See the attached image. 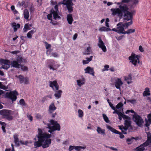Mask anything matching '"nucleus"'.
Segmentation results:
<instances>
[{
  "mask_svg": "<svg viewBox=\"0 0 151 151\" xmlns=\"http://www.w3.org/2000/svg\"><path fill=\"white\" fill-rule=\"evenodd\" d=\"M38 138L37 141L34 142V145L37 148L42 146L43 148L47 147V134L41 129H38V134L37 136Z\"/></svg>",
  "mask_w": 151,
  "mask_h": 151,
  "instance_id": "nucleus-1",
  "label": "nucleus"
},
{
  "mask_svg": "<svg viewBox=\"0 0 151 151\" xmlns=\"http://www.w3.org/2000/svg\"><path fill=\"white\" fill-rule=\"evenodd\" d=\"M129 10L128 6L126 4H124L122 12V17L123 18L124 20L127 21L132 19L133 18V13L129 12Z\"/></svg>",
  "mask_w": 151,
  "mask_h": 151,
  "instance_id": "nucleus-2",
  "label": "nucleus"
},
{
  "mask_svg": "<svg viewBox=\"0 0 151 151\" xmlns=\"http://www.w3.org/2000/svg\"><path fill=\"white\" fill-rule=\"evenodd\" d=\"M124 121V125H123L119 126V129L121 130L122 132L124 134H127V131L128 129L129 128H131L132 126L131 125V118L129 117V118L128 119H125Z\"/></svg>",
  "mask_w": 151,
  "mask_h": 151,
  "instance_id": "nucleus-3",
  "label": "nucleus"
},
{
  "mask_svg": "<svg viewBox=\"0 0 151 151\" xmlns=\"http://www.w3.org/2000/svg\"><path fill=\"white\" fill-rule=\"evenodd\" d=\"M50 123L52 126H50L48 124V128L49 129L48 131L49 132L52 133V132L55 131H59L60 130V125L58 123L57 121L51 119L50 120Z\"/></svg>",
  "mask_w": 151,
  "mask_h": 151,
  "instance_id": "nucleus-4",
  "label": "nucleus"
},
{
  "mask_svg": "<svg viewBox=\"0 0 151 151\" xmlns=\"http://www.w3.org/2000/svg\"><path fill=\"white\" fill-rule=\"evenodd\" d=\"M14 113V111L7 109H3L0 111V114L4 118L9 121L13 119V117L12 115Z\"/></svg>",
  "mask_w": 151,
  "mask_h": 151,
  "instance_id": "nucleus-5",
  "label": "nucleus"
},
{
  "mask_svg": "<svg viewBox=\"0 0 151 151\" xmlns=\"http://www.w3.org/2000/svg\"><path fill=\"white\" fill-rule=\"evenodd\" d=\"M124 7V5H120L119 8H112L111 11L112 12L111 14L113 16L117 15L120 18H122V10Z\"/></svg>",
  "mask_w": 151,
  "mask_h": 151,
  "instance_id": "nucleus-6",
  "label": "nucleus"
},
{
  "mask_svg": "<svg viewBox=\"0 0 151 151\" xmlns=\"http://www.w3.org/2000/svg\"><path fill=\"white\" fill-rule=\"evenodd\" d=\"M18 95L17 92L14 91H11L6 92L5 94L6 97L11 99L12 102L16 101L17 99V95Z\"/></svg>",
  "mask_w": 151,
  "mask_h": 151,
  "instance_id": "nucleus-7",
  "label": "nucleus"
},
{
  "mask_svg": "<svg viewBox=\"0 0 151 151\" xmlns=\"http://www.w3.org/2000/svg\"><path fill=\"white\" fill-rule=\"evenodd\" d=\"M133 118L137 125L139 127H141L142 124L144 122L143 120L141 117L137 114H135L133 115Z\"/></svg>",
  "mask_w": 151,
  "mask_h": 151,
  "instance_id": "nucleus-8",
  "label": "nucleus"
},
{
  "mask_svg": "<svg viewBox=\"0 0 151 151\" xmlns=\"http://www.w3.org/2000/svg\"><path fill=\"white\" fill-rule=\"evenodd\" d=\"M129 59L131 61L132 63L136 66L137 63H139V56L136 55L135 54H133L131 55V56L129 57Z\"/></svg>",
  "mask_w": 151,
  "mask_h": 151,
  "instance_id": "nucleus-9",
  "label": "nucleus"
},
{
  "mask_svg": "<svg viewBox=\"0 0 151 151\" xmlns=\"http://www.w3.org/2000/svg\"><path fill=\"white\" fill-rule=\"evenodd\" d=\"M62 4L66 5L67 8L69 13H72L73 11L72 6L73 3L71 0H63Z\"/></svg>",
  "mask_w": 151,
  "mask_h": 151,
  "instance_id": "nucleus-10",
  "label": "nucleus"
},
{
  "mask_svg": "<svg viewBox=\"0 0 151 151\" xmlns=\"http://www.w3.org/2000/svg\"><path fill=\"white\" fill-rule=\"evenodd\" d=\"M48 67L50 69L53 70H56L60 66L54 60H49Z\"/></svg>",
  "mask_w": 151,
  "mask_h": 151,
  "instance_id": "nucleus-11",
  "label": "nucleus"
},
{
  "mask_svg": "<svg viewBox=\"0 0 151 151\" xmlns=\"http://www.w3.org/2000/svg\"><path fill=\"white\" fill-rule=\"evenodd\" d=\"M0 62L2 65V66L0 68V69L2 68L7 69L10 66V61L7 60L1 59L0 60Z\"/></svg>",
  "mask_w": 151,
  "mask_h": 151,
  "instance_id": "nucleus-12",
  "label": "nucleus"
},
{
  "mask_svg": "<svg viewBox=\"0 0 151 151\" xmlns=\"http://www.w3.org/2000/svg\"><path fill=\"white\" fill-rule=\"evenodd\" d=\"M106 127L107 129L110 130L111 132L115 133V134H119L120 135L119 137L121 138L122 139L124 137V135L122 134V132L121 133L119 132L110 126L107 125Z\"/></svg>",
  "mask_w": 151,
  "mask_h": 151,
  "instance_id": "nucleus-13",
  "label": "nucleus"
},
{
  "mask_svg": "<svg viewBox=\"0 0 151 151\" xmlns=\"http://www.w3.org/2000/svg\"><path fill=\"white\" fill-rule=\"evenodd\" d=\"M50 86L52 88L54 91L58 90L59 89V85L57 83V81H56L50 82Z\"/></svg>",
  "mask_w": 151,
  "mask_h": 151,
  "instance_id": "nucleus-14",
  "label": "nucleus"
},
{
  "mask_svg": "<svg viewBox=\"0 0 151 151\" xmlns=\"http://www.w3.org/2000/svg\"><path fill=\"white\" fill-rule=\"evenodd\" d=\"M98 45L99 47L101 48L104 52H105L106 51V47L100 37H99V38Z\"/></svg>",
  "mask_w": 151,
  "mask_h": 151,
  "instance_id": "nucleus-15",
  "label": "nucleus"
},
{
  "mask_svg": "<svg viewBox=\"0 0 151 151\" xmlns=\"http://www.w3.org/2000/svg\"><path fill=\"white\" fill-rule=\"evenodd\" d=\"M19 78V82L22 83H24L25 84H27L29 83L28 79L27 77H24L22 75H20L18 77L16 76Z\"/></svg>",
  "mask_w": 151,
  "mask_h": 151,
  "instance_id": "nucleus-16",
  "label": "nucleus"
},
{
  "mask_svg": "<svg viewBox=\"0 0 151 151\" xmlns=\"http://www.w3.org/2000/svg\"><path fill=\"white\" fill-rule=\"evenodd\" d=\"M121 25V23H119L117 24V29L118 30V33L119 34H124L125 32L124 27L123 24Z\"/></svg>",
  "mask_w": 151,
  "mask_h": 151,
  "instance_id": "nucleus-17",
  "label": "nucleus"
},
{
  "mask_svg": "<svg viewBox=\"0 0 151 151\" xmlns=\"http://www.w3.org/2000/svg\"><path fill=\"white\" fill-rule=\"evenodd\" d=\"M148 146L145 143L140 145L134 149V151H144L145 149V147Z\"/></svg>",
  "mask_w": 151,
  "mask_h": 151,
  "instance_id": "nucleus-18",
  "label": "nucleus"
},
{
  "mask_svg": "<svg viewBox=\"0 0 151 151\" xmlns=\"http://www.w3.org/2000/svg\"><path fill=\"white\" fill-rule=\"evenodd\" d=\"M123 84L121 79L120 78H117V80L114 83L115 87L118 89L121 90L120 86Z\"/></svg>",
  "mask_w": 151,
  "mask_h": 151,
  "instance_id": "nucleus-19",
  "label": "nucleus"
},
{
  "mask_svg": "<svg viewBox=\"0 0 151 151\" xmlns=\"http://www.w3.org/2000/svg\"><path fill=\"white\" fill-rule=\"evenodd\" d=\"M85 73H89L91 75L93 76H94V72L93 68H91L90 67L88 66L85 69Z\"/></svg>",
  "mask_w": 151,
  "mask_h": 151,
  "instance_id": "nucleus-20",
  "label": "nucleus"
},
{
  "mask_svg": "<svg viewBox=\"0 0 151 151\" xmlns=\"http://www.w3.org/2000/svg\"><path fill=\"white\" fill-rule=\"evenodd\" d=\"M51 14L53 15V19L56 20L57 19H60V17L58 15V12L52 9L50 11Z\"/></svg>",
  "mask_w": 151,
  "mask_h": 151,
  "instance_id": "nucleus-21",
  "label": "nucleus"
},
{
  "mask_svg": "<svg viewBox=\"0 0 151 151\" xmlns=\"http://www.w3.org/2000/svg\"><path fill=\"white\" fill-rule=\"evenodd\" d=\"M147 136V139L144 142L148 146L151 143V133L150 132H146Z\"/></svg>",
  "mask_w": 151,
  "mask_h": 151,
  "instance_id": "nucleus-22",
  "label": "nucleus"
},
{
  "mask_svg": "<svg viewBox=\"0 0 151 151\" xmlns=\"http://www.w3.org/2000/svg\"><path fill=\"white\" fill-rule=\"evenodd\" d=\"M57 109L54 103H52L49 106V113H52Z\"/></svg>",
  "mask_w": 151,
  "mask_h": 151,
  "instance_id": "nucleus-23",
  "label": "nucleus"
},
{
  "mask_svg": "<svg viewBox=\"0 0 151 151\" xmlns=\"http://www.w3.org/2000/svg\"><path fill=\"white\" fill-rule=\"evenodd\" d=\"M96 131L99 134L103 135H106L105 129H102L100 127H97Z\"/></svg>",
  "mask_w": 151,
  "mask_h": 151,
  "instance_id": "nucleus-24",
  "label": "nucleus"
},
{
  "mask_svg": "<svg viewBox=\"0 0 151 151\" xmlns=\"http://www.w3.org/2000/svg\"><path fill=\"white\" fill-rule=\"evenodd\" d=\"M10 65L13 67L18 68H20L21 65L16 61L14 60L10 63Z\"/></svg>",
  "mask_w": 151,
  "mask_h": 151,
  "instance_id": "nucleus-25",
  "label": "nucleus"
},
{
  "mask_svg": "<svg viewBox=\"0 0 151 151\" xmlns=\"http://www.w3.org/2000/svg\"><path fill=\"white\" fill-rule=\"evenodd\" d=\"M11 26L13 28L14 31L16 32L17 29L20 28V24L14 22L11 23Z\"/></svg>",
  "mask_w": 151,
  "mask_h": 151,
  "instance_id": "nucleus-26",
  "label": "nucleus"
},
{
  "mask_svg": "<svg viewBox=\"0 0 151 151\" xmlns=\"http://www.w3.org/2000/svg\"><path fill=\"white\" fill-rule=\"evenodd\" d=\"M23 15L24 18L26 20H28L29 17V14L28 10L27 9H25L23 11Z\"/></svg>",
  "mask_w": 151,
  "mask_h": 151,
  "instance_id": "nucleus-27",
  "label": "nucleus"
},
{
  "mask_svg": "<svg viewBox=\"0 0 151 151\" xmlns=\"http://www.w3.org/2000/svg\"><path fill=\"white\" fill-rule=\"evenodd\" d=\"M67 19L68 23L70 24H71L73 21L72 14H68L67 16Z\"/></svg>",
  "mask_w": 151,
  "mask_h": 151,
  "instance_id": "nucleus-28",
  "label": "nucleus"
},
{
  "mask_svg": "<svg viewBox=\"0 0 151 151\" xmlns=\"http://www.w3.org/2000/svg\"><path fill=\"white\" fill-rule=\"evenodd\" d=\"M55 93L54 94V96L57 99L60 98L61 96V94L62 93V91L61 90H59L58 91H56Z\"/></svg>",
  "mask_w": 151,
  "mask_h": 151,
  "instance_id": "nucleus-29",
  "label": "nucleus"
},
{
  "mask_svg": "<svg viewBox=\"0 0 151 151\" xmlns=\"http://www.w3.org/2000/svg\"><path fill=\"white\" fill-rule=\"evenodd\" d=\"M124 80L127 81V83L129 84L132 82V78L130 74H129L128 76H126L124 77Z\"/></svg>",
  "mask_w": 151,
  "mask_h": 151,
  "instance_id": "nucleus-30",
  "label": "nucleus"
},
{
  "mask_svg": "<svg viewBox=\"0 0 151 151\" xmlns=\"http://www.w3.org/2000/svg\"><path fill=\"white\" fill-rule=\"evenodd\" d=\"M139 139V138L138 137H132L130 138H128L127 139L126 141L127 142L128 144H130L132 143L133 142V140L135 139L136 140H137Z\"/></svg>",
  "mask_w": 151,
  "mask_h": 151,
  "instance_id": "nucleus-31",
  "label": "nucleus"
},
{
  "mask_svg": "<svg viewBox=\"0 0 151 151\" xmlns=\"http://www.w3.org/2000/svg\"><path fill=\"white\" fill-rule=\"evenodd\" d=\"M117 114L118 115V116H120L121 117H122V118L124 119H128L129 118V116H128L126 115H124V114L122 113L121 112L120 110L119 111L118 113H117Z\"/></svg>",
  "mask_w": 151,
  "mask_h": 151,
  "instance_id": "nucleus-32",
  "label": "nucleus"
},
{
  "mask_svg": "<svg viewBox=\"0 0 151 151\" xmlns=\"http://www.w3.org/2000/svg\"><path fill=\"white\" fill-rule=\"evenodd\" d=\"M14 142L15 144L17 146H19V139L18 138V135L17 134H15L14 136Z\"/></svg>",
  "mask_w": 151,
  "mask_h": 151,
  "instance_id": "nucleus-33",
  "label": "nucleus"
},
{
  "mask_svg": "<svg viewBox=\"0 0 151 151\" xmlns=\"http://www.w3.org/2000/svg\"><path fill=\"white\" fill-rule=\"evenodd\" d=\"M129 20H130L129 22L124 23V24H123V26L124 27L126 28H128V27L130 25H132L133 23L132 19Z\"/></svg>",
  "mask_w": 151,
  "mask_h": 151,
  "instance_id": "nucleus-34",
  "label": "nucleus"
},
{
  "mask_svg": "<svg viewBox=\"0 0 151 151\" xmlns=\"http://www.w3.org/2000/svg\"><path fill=\"white\" fill-rule=\"evenodd\" d=\"M52 50H53L52 49V50H50V51L49 52V55L50 56H52L54 57H58V54H57L56 52H52V53L51 52Z\"/></svg>",
  "mask_w": 151,
  "mask_h": 151,
  "instance_id": "nucleus-35",
  "label": "nucleus"
},
{
  "mask_svg": "<svg viewBox=\"0 0 151 151\" xmlns=\"http://www.w3.org/2000/svg\"><path fill=\"white\" fill-rule=\"evenodd\" d=\"M35 32L33 30L30 31L27 34V37L31 39L32 37V35Z\"/></svg>",
  "mask_w": 151,
  "mask_h": 151,
  "instance_id": "nucleus-36",
  "label": "nucleus"
},
{
  "mask_svg": "<svg viewBox=\"0 0 151 151\" xmlns=\"http://www.w3.org/2000/svg\"><path fill=\"white\" fill-rule=\"evenodd\" d=\"M91 48L90 47H87L86 49V50L85 52L83 53V54L84 55L90 54L91 52Z\"/></svg>",
  "mask_w": 151,
  "mask_h": 151,
  "instance_id": "nucleus-37",
  "label": "nucleus"
},
{
  "mask_svg": "<svg viewBox=\"0 0 151 151\" xmlns=\"http://www.w3.org/2000/svg\"><path fill=\"white\" fill-rule=\"evenodd\" d=\"M86 148V147L81 146H75V149L76 151H80L81 150H84Z\"/></svg>",
  "mask_w": 151,
  "mask_h": 151,
  "instance_id": "nucleus-38",
  "label": "nucleus"
},
{
  "mask_svg": "<svg viewBox=\"0 0 151 151\" xmlns=\"http://www.w3.org/2000/svg\"><path fill=\"white\" fill-rule=\"evenodd\" d=\"M135 32V29H129L126 31L125 32L124 34H126L129 35L131 33L134 32Z\"/></svg>",
  "mask_w": 151,
  "mask_h": 151,
  "instance_id": "nucleus-39",
  "label": "nucleus"
},
{
  "mask_svg": "<svg viewBox=\"0 0 151 151\" xmlns=\"http://www.w3.org/2000/svg\"><path fill=\"white\" fill-rule=\"evenodd\" d=\"M31 29V28L29 27V24H25L24 27L23 29V31L24 32H26L28 30H29Z\"/></svg>",
  "mask_w": 151,
  "mask_h": 151,
  "instance_id": "nucleus-40",
  "label": "nucleus"
},
{
  "mask_svg": "<svg viewBox=\"0 0 151 151\" xmlns=\"http://www.w3.org/2000/svg\"><path fill=\"white\" fill-rule=\"evenodd\" d=\"M22 57L18 56L15 60L18 63L20 64L22 61Z\"/></svg>",
  "mask_w": 151,
  "mask_h": 151,
  "instance_id": "nucleus-41",
  "label": "nucleus"
},
{
  "mask_svg": "<svg viewBox=\"0 0 151 151\" xmlns=\"http://www.w3.org/2000/svg\"><path fill=\"white\" fill-rule=\"evenodd\" d=\"M103 116L104 120L106 122L108 123L109 122V118L106 114H103Z\"/></svg>",
  "mask_w": 151,
  "mask_h": 151,
  "instance_id": "nucleus-42",
  "label": "nucleus"
},
{
  "mask_svg": "<svg viewBox=\"0 0 151 151\" xmlns=\"http://www.w3.org/2000/svg\"><path fill=\"white\" fill-rule=\"evenodd\" d=\"M77 83L78 85L79 86H81L84 83V81L83 80L81 81L80 80H77Z\"/></svg>",
  "mask_w": 151,
  "mask_h": 151,
  "instance_id": "nucleus-43",
  "label": "nucleus"
},
{
  "mask_svg": "<svg viewBox=\"0 0 151 151\" xmlns=\"http://www.w3.org/2000/svg\"><path fill=\"white\" fill-rule=\"evenodd\" d=\"M78 116L79 117H82L83 116V111L81 109H79L78 110Z\"/></svg>",
  "mask_w": 151,
  "mask_h": 151,
  "instance_id": "nucleus-44",
  "label": "nucleus"
},
{
  "mask_svg": "<svg viewBox=\"0 0 151 151\" xmlns=\"http://www.w3.org/2000/svg\"><path fill=\"white\" fill-rule=\"evenodd\" d=\"M3 123L1 124L2 125L1 128L3 130V132H6L5 126H6V124L4 122H3Z\"/></svg>",
  "mask_w": 151,
  "mask_h": 151,
  "instance_id": "nucleus-45",
  "label": "nucleus"
},
{
  "mask_svg": "<svg viewBox=\"0 0 151 151\" xmlns=\"http://www.w3.org/2000/svg\"><path fill=\"white\" fill-rule=\"evenodd\" d=\"M127 102H130V103L132 104H136V100L134 99L132 100L127 99Z\"/></svg>",
  "mask_w": 151,
  "mask_h": 151,
  "instance_id": "nucleus-46",
  "label": "nucleus"
},
{
  "mask_svg": "<svg viewBox=\"0 0 151 151\" xmlns=\"http://www.w3.org/2000/svg\"><path fill=\"white\" fill-rule=\"evenodd\" d=\"M19 104H20L23 106H25L26 104L25 103L24 100L23 99H21L19 101Z\"/></svg>",
  "mask_w": 151,
  "mask_h": 151,
  "instance_id": "nucleus-47",
  "label": "nucleus"
},
{
  "mask_svg": "<svg viewBox=\"0 0 151 151\" xmlns=\"http://www.w3.org/2000/svg\"><path fill=\"white\" fill-rule=\"evenodd\" d=\"M0 88L4 90H6L7 88L5 86L2 84L0 82Z\"/></svg>",
  "mask_w": 151,
  "mask_h": 151,
  "instance_id": "nucleus-48",
  "label": "nucleus"
},
{
  "mask_svg": "<svg viewBox=\"0 0 151 151\" xmlns=\"http://www.w3.org/2000/svg\"><path fill=\"white\" fill-rule=\"evenodd\" d=\"M130 112H131L132 113H134V114H137L135 112V111L133 110H127L125 112V113L127 114H129Z\"/></svg>",
  "mask_w": 151,
  "mask_h": 151,
  "instance_id": "nucleus-49",
  "label": "nucleus"
},
{
  "mask_svg": "<svg viewBox=\"0 0 151 151\" xmlns=\"http://www.w3.org/2000/svg\"><path fill=\"white\" fill-rule=\"evenodd\" d=\"M123 106V104L121 102L118 103L116 106V108L119 109L121 108Z\"/></svg>",
  "mask_w": 151,
  "mask_h": 151,
  "instance_id": "nucleus-50",
  "label": "nucleus"
},
{
  "mask_svg": "<svg viewBox=\"0 0 151 151\" xmlns=\"http://www.w3.org/2000/svg\"><path fill=\"white\" fill-rule=\"evenodd\" d=\"M21 68L23 71H27V68L25 66H23L20 65Z\"/></svg>",
  "mask_w": 151,
  "mask_h": 151,
  "instance_id": "nucleus-51",
  "label": "nucleus"
},
{
  "mask_svg": "<svg viewBox=\"0 0 151 151\" xmlns=\"http://www.w3.org/2000/svg\"><path fill=\"white\" fill-rule=\"evenodd\" d=\"M35 117L38 120H40L42 118V116L39 114H36Z\"/></svg>",
  "mask_w": 151,
  "mask_h": 151,
  "instance_id": "nucleus-52",
  "label": "nucleus"
},
{
  "mask_svg": "<svg viewBox=\"0 0 151 151\" xmlns=\"http://www.w3.org/2000/svg\"><path fill=\"white\" fill-rule=\"evenodd\" d=\"M109 19L108 18H106V21L105 22V24H106V26L107 27H109V23H108V22H109Z\"/></svg>",
  "mask_w": 151,
  "mask_h": 151,
  "instance_id": "nucleus-53",
  "label": "nucleus"
},
{
  "mask_svg": "<svg viewBox=\"0 0 151 151\" xmlns=\"http://www.w3.org/2000/svg\"><path fill=\"white\" fill-rule=\"evenodd\" d=\"M30 13H32L34 11V7L33 6H31L29 9Z\"/></svg>",
  "mask_w": 151,
  "mask_h": 151,
  "instance_id": "nucleus-54",
  "label": "nucleus"
},
{
  "mask_svg": "<svg viewBox=\"0 0 151 151\" xmlns=\"http://www.w3.org/2000/svg\"><path fill=\"white\" fill-rule=\"evenodd\" d=\"M73 149H75V146L70 145L69 146L68 150L69 151H71Z\"/></svg>",
  "mask_w": 151,
  "mask_h": 151,
  "instance_id": "nucleus-55",
  "label": "nucleus"
},
{
  "mask_svg": "<svg viewBox=\"0 0 151 151\" xmlns=\"http://www.w3.org/2000/svg\"><path fill=\"white\" fill-rule=\"evenodd\" d=\"M49 114H50V116H51L52 118L55 117L57 115V113L56 112H55L53 114H52V113Z\"/></svg>",
  "mask_w": 151,
  "mask_h": 151,
  "instance_id": "nucleus-56",
  "label": "nucleus"
},
{
  "mask_svg": "<svg viewBox=\"0 0 151 151\" xmlns=\"http://www.w3.org/2000/svg\"><path fill=\"white\" fill-rule=\"evenodd\" d=\"M50 23H52L53 25H57L58 24V23L56 21H52V20H51V21L50 22Z\"/></svg>",
  "mask_w": 151,
  "mask_h": 151,
  "instance_id": "nucleus-57",
  "label": "nucleus"
},
{
  "mask_svg": "<svg viewBox=\"0 0 151 151\" xmlns=\"http://www.w3.org/2000/svg\"><path fill=\"white\" fill-rule=\"evenodd\" d=\"M150 95V93L148 92H145L144 91L143 93V95L144 96H149Z\"/></svg>",
  "mask_w": 151,
  "mask_h": 151,
  "instance_id": "nucleus-58",
  "label": "nucleus"
},
{
  "mask_svg": "<svg viewBox=\"0 0 151 151\" xmlns=\"http://www.w3.org/2000/svg\"><path fill=\"white\" fill-rule=\"evenodd\" d=\"M93 57L92 56H90L89 58H86V59L87 60L88 62H90L92 60V58Z\"/></svg>",
  "mask_w": 151,
  "mask_h": 151,
  "instance_id": "nucleus-59",
  "label": "nucleus"
},
{
  "mask_svg": "<svg viewBox=\"0 0 151 151\" xmlns=\"http://www.w3.org/2000/svg\"><path fill=\"white\" fill-rule=\"evenodd\" d=\"M52 14H51V12H50V14H48V19L51 20H52Z\"/></svg>",
  "mask_w": 151,
  "mask_h": 151,
  "instance_id": "nucleus-60",
  "label": "nucleus"
},
{
  "mask_svg": "<svg viewBox=\"0 0 151 151\" xmlns=\"http://www.w3.org/2000/svg\"><path fill=\"white\" fill-rule=\"evenodd\" d=\"M131 0H122V4L124 3H127L130 2Z\"/></svg>",
  "mask_w": 151,
  "mask_h": 151,
  "instance_id": "nucleus-61",
  "label": "nucleus"
},
{
  "mask_svg": "<svg viewBox=\"0 0 151 151\" xmlns=\"http://www.w3.org/2000/svg\"><path fill=\"white\" fill-rule=\"evenodd\" d=\"M106 27H101L99 29V30L101 31H105Z\"/></svg>",
  "mask_w": 151,
  "mask_h": 151,
  "instance_id": "nucleus-62",
  "label": "nucleus"
},
{
  "mask_svg": "<svg viewBox=\"0 0 151 151\" xmlns=\"http://www.w3.org/2000/svg\"><path fill=\"white\" fill-rule=\"evenodd\" d=\"M133 4H135L136 5L137 4L138 1V0H132Z\"/></svg>",
  "mask_w": 151,
  "mask_h": 151,
  "instance_id": "nucleus-63",
  "label": "nucleus"
},
{
  "mask_svg": "<svg viewBox=\"0 0 151 151\" xmlns=\"http://www.w3.org/2000/svg\"><path fill=\"white\" fill-rule=\"evenodd\" d=\"M109 104L110 107L113 110H115V108L113 106V104L111 103H110Z\"/></svg>",
  "mask_w": 151,
  "mask_h": 151,
  "instance_id": "nucleus-64",
  "label": "nucleus"
}]
</instances>
